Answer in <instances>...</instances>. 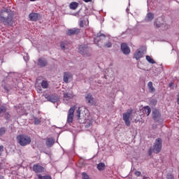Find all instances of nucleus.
<instances>
[{
	"label": "nucleus",
	"mask_w": 179,
	"mask_h": 179,
	"mask_svg": "<svg viewBox=\"0 0 179 179\" xmlns=\"http://www.w3.org/2000/svg\"><path fill=\"white\" fill-rule=\"evenodd\" d=\"M0 22L4 26H13V13L12 10L4 8L0 12Z\"/></svg>",
	"instance_id": "f257e3e1"
},
{
	"label": "nucleus",
	"mask_w": 179,
	"mask_h": 179,
	"mask_svg": "<svg viewBox=\"0 0 179 179\" xmlns=\"http://www.w3.org/2000/svg\"><path fill=\"white\" fill-rule=\"evenodd\" d=\"M162 138H157L153 146L149 149V156H151L152 153H155L156 155L162 152Z\"/></svg>",
	"instance_id": "f03ea898"
},
{
	"label": "nucleus",
	"mask_w": 179,
	"mask_h": 179,
	"mask_svg": "<svg viewBox=\"0 0 179 179\" xmlns=\"http://www.w3.org/2000/svg\"><path fill=\"white\" fill-rule=\"evenodd\" d=\"M17 142L20 146H27L31 143V138L27 135L20 134L17 136Z\"/></svg>",
	"instance_id": "7ed1b4c3"
},
{
	"label": "nucleus",
	"mask_w": 179,
	"mask_h": 179,
	"mask_svg": "<svg viewBox=\"0 0 179 179\" xmlns=\"http://www.w3.org/2000/svg\"><path fill=\"white\" fill-rule=\"evenodd\" d=\"M107 39V37L104 34H97L96 37L94 38V41L98 47L101 48L102 47L104 46V43L106 40Z\"/></svg>",
	"instance_id": "20e7f679"
},
{
	"label": "nucleus",
	"mask_w": 179,
	"mask_h": 179,
	"mask_svg": "<svg viewBox=\"0 0 179 179\" xmlns=\"http://www.w3.org/2000/svg\"><path fill=\"white\" fill-rule=\"evenodd\" d=\"M78 51L81 55H84L85 57H90L92 55V49L87 45H80Z\"/></svg>",
	"instance_id": "39448f33"
},
{
	"label": "nucleus",
	"mask_w": 179,
	"mask_h": 179,
	"mask_svg": "<svg viewBox=\"0 0 179 179\" xmlns=\"http://www.w3.org/2000/svg\"><path fill=\"white\" fill-rule=\"evenodd\" d=\"M132 113H124L123 114V120L125 122V124L127 127H129L131 125V121L132 120Z\"/></svg>",
	"instance_id": "423d86ee"
},
{
	"label": "nucleus",
	"mask_w": 179,
	"mask_h": 179,
	"mask_svg": "<svg viewBox=\"0 0 179 179\" xmlns=\"http://www.w3.org/2000/svg\"><path fill=\"white\" fill-rule=\"evenodd\" d=\"M33 171L36 174H40L45 171V169L41 166L39 164H36L33 166Z\"/></svg>",
	"instance_id": "0eeeda50"
},
{
	"label": "nucleus",
	"mask_w": 179,
	"mask_h": 179,
	"mask_svg": "<svg viewBox=\"0 0 179 179\" xmlns=\"http://www.w3.org/2000/svg\"><path fill=\"white\" fill-rule=\"evenodd\" d=\"M160 21L163 22V19L158 18L155 23V24L156 25V27H157V29H159L160 27L162 29V30H166V29H169V25L164 24V22H160Z\"/></svg>",
	"instance_id": "6e6552de"
},
{
	"label": "nucleus",
	"mask_w": 179,
	"mask_h": 179,
	"mask_svg": "<svg viewBox=\"0 0 179 179\" xmlns=\"http://www.w3.org/2000/svg\"><path fill=\"white\" fill-rule=\"evenodd\" d=\"M29 18L31 22H37L38 19H41V15L37 13H31L29 15Z\"/></svg>",
	"instance_id": "1a4fd4ad"
},
{
	"label": "nucleus",
	"mask_w": 179,
	"mask_h": 179,
	"mask_svg": "<svg viewBox=\"0 0 179 179\" xmlns=\"http://www.w3.org/2000/svg\"><path fill=\"white\" fill-rule=\"evenodd\" d=\"M37 65L40 68H45V66H47V65H48V62L47 61V59H45V58L40 57L38 59Z\"/></svg>",
	"instance_id": "9d476101"
},
{
	"label": "nucleus",
	"mask_w": 179,
	"mask_h": 179,
	"mask_svg": "<svg viewBox=\"0 0 179 179\" xmlns=\"http://www.w3.org/2000/svg\"><path fill=\"white\" fill-rule=\"evenodd\" d=\"M66 34L67 36H74L79 34L80 33V29L79 28H73V29H69L66 31Z\"/></svg>",
	"instance_id": "9b49d317"
},
{
	"label": "nucleus",
	"mask_w": 179,
	"mask_h": 179,
	"mask_svg": "<svg viewBox=\"0 0 179 179\" xmlns=\"http://www.w3.org/2000/svg\"><path fill=\"white\" fill-rule=\"evenodd\" d=\"M121 50L123 54H124V55H128L131 52V49H129V47L128 46V45L124 43L121 44Z\"/></svg>",
	"instance_id": "f8f14e48"
},
{
	"label": "nucleus",
	"mask_w": 179,
	"mask_h": 179,
	"mask_svg": "<svg viewBox=\"0 0 179 179\" xmlns=\"http://www.w3.org/2000/svg\"><path fill=\"white\" fill-rule=\"evenodd\" d=\"M45 99H47L48 101H51V103H57L58 101L59 98L57 95H45Z\"/></svg>",
	"instance_id": "ddd939ff"
},
{
	"label": "nucleus",
	"mask_w": 179,
	"mask_h": 179,
	"mask_svg": "<svg viewBox=\"0 0 179 179\" xmlns=\"http://www.w3.org/2000/svg\"><path fill=\"white\" fill-rule=\"evenodd\" d=\"M87 103L90 106H93L94 104V98L91 94H88L85 97Z\"/></svg>",
	"instance_id": "4468645a"
},
{
	"label": "nucleus",
	"mask_w": 179,
	"mask_h": 179,
	"mask_svg": "<svg viewBox=\"0 0 179 179\" xmlns=\"http://www.w3.org/2000/svg\"><path fill=\"white\" fill-rule=\"evenodd\" d=\"M142 57H143V52L139 50H137L134 54V58H135L136 61H138V59H141Z\"/></svg>",
	"instance_id": "2eb2a0df"
},
{
	"label": "nucleus",
	"mask_w": 179,
	"mask_h": 179,
	"mask_svg": "<svg viewBox=\"0 0 179 179\" xmlns=\"http://www.w3.org/2000/svg\"><path fill=\"white\" fill-rule=\"evenodd\" d=\"M55 143V140L52 138H48L46 139L45 144L48 148H51Z\"/></svg>",
	"instance_id": "dca6fc26"
},
{
	"label": "nucleus",
	"mask_w": 179,
	"mask_h": 179,
	"mask_svg": "<svg viewBox=\"0 0 179 179\" xmlns=\"http://www.w3.org/2000/svg\"><path fill=\"white\" fill-rule=\"evenodd\" d=\"M63 97L64 101H68L71 100V99H73V94L69 92H64L63 94Z\"/></svg>",
	"instance_id": "f3484780"
},
{
	"label": "nucleus",
	"mask_w": 179,
	"mask_h": 179,
	"mask_svg": "<svg viewBox=\"0 0 179 179\" xmlns=\"http://www.w3.org/2000/svg\"><path fill=\"white\" fill-rule=\"evenodd\" d=\"M71 78H72V74H71V73L69 72L64 73V82H65V83H68Z\"/></svg>",
	"instance_id": "a211bd4d"
},
{
	"label": "nucleus",
	"mask_w": 179,
	"mask_h": 179,
	"mask_svg": "<svg viewBox=\"0 0 179 179\" xmlns=\"http://www.w3.org/2000/svg\"><path fill=\"white\" fill-rule=\"evenodd\" d=\"M155 17V15L152 13H148L145 18V22H152Z\"/></svg>",
	"instance_id": "6ab92c4d"
},
{
	"label": "nucleus",
	"mask_w": 179,
	"mask_h": 179,
	"mask_svg": "<svg viewBox=\"0 0 179 179\" xmlns=\"http://www.w3.org/2000/svg\"><path fill=\"white\" fill-rule=\"evenodd\" d=\"M148 87L149 89L150 93H155V92H156V89L153 87V83H152V81H150L148 83Z\"/></svg>",
	"instance_id": "aec40b11"
},
{
	"label": "nucleus",
	"mask_w": 179,
	"mask_h": 179,
	"mask_svg": "<svg viewBox=\"0 0 179 179\" xmlns=\"http://www.w3.org/2000/svg\"><path fill=\"white\" fill-rule=\"evenodd\" d=\"M96 168L99 170V171H103V170H106V164L103 162H100L99 164H97Z\"/></svg>",
	"instance_id": "412c9836"
},
{
	"label": "nucleus",
	"mask_w": 179,
	"mask_h": 179,
	"mask_svg": "<svg viewBox=\"0 0 179 179\" xmlns=\"http://www.w3.org/2000/svg\"><path fill=\"white\" fill-rule=\"evenodd\" d=\"M78 6H79V3L76 1L71 2L69 5L70 9H72L73 10H75L78 8Z\"/></svg>",
	"instance_id": "4be33fe9"
},
{
	"label": "nucleus",
	"mask_w": 179,
	"mask_h": 179,
	"mask_svg": "<svg viewBox=\"0 0 179 179\" xmlns=\"http://www.w3.org/2000/svg\"><path fill=\"white\" fill-rule=\"evenodd\" d=\"M89 110L86 108V106H80L78 108L77 113H87Z\"/></svg>",
	"instance_id": "5701e85b"
},
{
	"label": "nucleus",
	"mask_w": 179,
	"mask_h": 179,
	"mask_svg": "<svg viewBox=\"0 0 179 179\" xmlns=\"http://www.w3.org/2000/svg\"><path fill=\"white\" fill-rule=\"evenodd\" d=\"M68 124H72L73 122V113H70L67 117Z\"/></svg>",
	"instance_id": "b1692460"
},
{
	"label": "nucleus",
	"mask_w": 179,
	"mask_h": 179,
	"mask_svg": "<svg viewBox=\"0 0 179 179\" xmlns=\"http://www.w3.org/2000/svg\"><path fill=\"white\" fill-rule=\"evenodd\" d=\"M152 117H153V119L155 120V121L157 122V121H159V120H160L161 115L159 113H153Z\"/></svg>",
	"instance_id": "393cba45"
},
{
	"label": "nucleus",
	"mask_w": 179,
	"mask_h": 179,
	"mask_svg": "<svg viewBox=\"0 0 179 179\" xmlns=\"http://www.w3.org/2000/svg\"><path fill=\"white\" fill-rule=\"evenodd\" d=\"M60 47H61L62 50H65L66 48H68V41L61 42Z\"/></svg>",
	"instance_id": "a878e982"
},
{
	"label": "nucleus",
	"mask_w": 179,
	"mask_h": 179,
	"mask_svg": "<svg viewBox=\"0 0 179 179\" xmlns=\"http://www.w3.org/2000/svg\"><path fill=\"white\" fill-rule=\"evenodd\" d=\"M33 120L35 125H40V124H41V118L34 117Z\"/></svg>",
	"instance_id": "bb28decb"
},
{
	"label": "nucleus",
	"mask_w": 179,
	"mask_h": 179,
	"mask_svg": "<svg viewBox=\"0 0 179 179\" xmlns=\"http://www.w3.org/2000/svg\"><path fill=\"white\" fill-rule=\"evenodd\" d=\"M38 179H52V178H51V176H42L41 174H38Z\"/></svg>",
	"instance_id": "cd10ccee"
},
{
	"label": "nucleus",
	"mask_w": 179,
	"mask_h": 179,
	"mask_svg": "<svg viewBox=\"0 0 179 179\" xmlns=\"http://www.w3.org/2000/svg\"><path fill=\"white\" fill-rule=\"evenodd\" d=\"M6 111H8L6 105H0V113H6Z\"/></svg>",
	"instance_id": "c85d7f7f"
},
{
	"label": "nucleus",
	"mask_w": 179,
	"mask_h": 179,
	"mask_svg": "<svg viewBox=\"0 0 179 179\" xmlns=\"http://www.w3.org/2000/svg\"><path fill=\"white\" fill-rule=\"evenodd\" d=\"M147 61L149 62V64H156V62L155 60H153V59H152V57H150V56L147 55L145 57Z\"/></svg>",
	"instance_id": "c756f323"
},
{
	"label": "nucleus",
	"mask_w": 179,
	"mask_h": 179,
	"mask_svg": "<svg viewBox=\"0 0 179 179\" xmlns=\"http://www.w3.org/2000/svg\"><path fill=\"white\" fill-rule=\"evenodd\" d=\"M152 110L150 109V107L148 106H145L143 108V113H150Z\"/></svg>",
	"instance_id": "7c9ffc66"
},
{
	"label": "nucleus",
	"mask_w": 179,
	"mask_h": 179,
	"mask_svg": "<svg viewBox=\"0 0 179 179\" xmlns=\"http://www.w3.org/2000/svg\"><path fill=\"white\" fill-rule=\"evenodd\" d=\"M103 45L107 48H111V47L113 46V43H111V42L110 41H108L106 43V41H105V43H103Z\"/></svg>",
	"instance_id": "2f4dec72"
},
{
	"label": "nucleus",
	"mask_w": 179,
	"mask_h": 179,
	"mask_svg": "<svg viewBox=\"0 0 179 179\" xmlns=\"http://www.w3.org/2000/svg\"><path fill=\"white\" fill-rule=\"evenodd\" d=\"M41 86L43 89H47L48 87V83L45 80H43L41 83Z\"/></svg>",
	"instance_id": "473e14b6"
},
{
	"label": "nucleus",
	"mask_w": 179,
	"mask_h": 179,
	"mask_svg": "<svg viewBox=\"0 0 179 179\" xmlns=\"http://www.w3.org/2000/svg\"><path fill=\"white\" fill-rule=\"evenodd\" d=\"M150 104H151V106H156L157 104V100L155 99H150Z\"/></svg>",
	"instance_id": "72a5a7b5"
},
{
	"label": "nucleus",
	"mask_w": 179,
	"mask_h": 179,
	"mask_svg": "<svg viewBox=\"0 0 179 179\" xmlns=\"http://www.w3.org/2000/svg\"><path fill=\"white\" fill-rule=\"evenodd\" d=\"M6 132V129H5V127H1L0 129V136H3V135H5Z\"/></svg>",
	"instance_id": "f704fd0d"
},
{
	"label": "nucleus",
	"mask_w": 179,
	"mask_h": 179,
	"mask_svg": "<svg viewBox=\"0 0 179 179\" xmlns=\"http://www.w3.org/2000/svg\"><path fill=\"white\" fill-rule=\"evenodd\" d=\"M82 178L83 179H90V177L88 176L87 173H82Z\"/></svg>",
	"instance_id": "c9c22d12"
},
{
	"label": "nucleus",
	"mask_w": 179,
	"mask_h": 179,
	"mask_svg": "<svg viewBox=\"0 0 179 179\" xmlns=\"http://www.w3.org/2000/svg\"><path fill=\"white\" fill-rule=\"evenodd\" d=\"M75 110H76V106H73V107H71L69 109V113H75Z\"/></svg>",
	"instance_id": "e433bc0d"
},
{
	"label": "nucleus",
	"mask_w": 179,
	"mask_h": 179,
	"mask_svg": "<svg viewBox=\"0 0 179 179\" xmlns=\"http://www.w3.org/2000/svg\"><path fill=\"white\" fill-rule=\"evenodd\" d=\"M166 179H174V176L171 173H168L166 176Z\"/></svg>",
	"instance_id": "4c0bfd02"
},
{
	"label": "nucleus",
	"mask_w": 179,
	"mask_h": 179,
	"mask_svg": "<svg viewBox=\"0 0 179 179\" xmlns=\"http://www.w3.org/2000/svg\"><path fill=\"white\" fill-rule=\"evenodd\" d=\"M3 152V145H0V156H1Z\"/></svg>",
	"instance_id": "58836bf2"
},
{
	"label": "nucleus",
	"mask_w": 179,
	"mask_h": 179,
	"mask_svg": "<svg viewBox=\"0 0 179 179\" xmlns=\"http://www.w3.org/2000/svg\"><path fill=\"white\" fill-rule=\"evenodd\" d=\"M135 176H136V177H140L141 176V171H136L134 173Z\"/></svg>",
	"instance_id": "ea45409f"
},
{
	"label": "nucleus",
	"mask_w": 179,
	"mask_h": 179,
	"mask_svg": "<svg viewBox=\"0 0 179 179\" xmlns=\"http://www.w3.org/2000/svg\"><path fill=\"white\" fill-rule=\"evenodd\" d=\"M80 27H83V20L80 22Z\"/></svg>",
	"instance_id": "a19ab883"
},
{
	"label": "nucleus",
	"mask_w": 179,
	"mask_h": 179,
	"mask_svg": "<svg viewBox=\"0 0 179 179\" xmlns=\"http://www.w3.org/2000/svg\"><path fill=\"white\" fill-rule=\"evenodd\" d=\"M37 90L41 92V87H36Z\"/></svg>",
	"instance_id": "79ce46f5"
},
{
	"label": "nucleus",
	"mask_w": 179,
	"mask_h": 179,
	"mask_svg": "<svg viewBox=\"0 0 179 179\" xmlns=\"http://www.w3.org/2000/svg\"><path fill=\"white\" fill-rule=\"evenodd\" d=\"M78 120H80V113H78V115H77Z\"/></svg>",
	"instance_id": "37998d69"
},
{
	"label": "nucleus",
	"mask_w": 179,
	"mask_h": 179,
	"mask_svg": "<svg viewBox=\"0 0 179 179\" xmlns=\"http://www.w3.org/2000/svg\"><path fill=\"white\" fill-rule=\"evenodd\" d=\"M4 90H6V92H9V90H8V87L6 86L3 87Z\"/></svg>",
	"instance_id": "c03bdc74"
},
{
	"label": "nucleus",
	"mask_w": 179,
	"mask_h": 179,
	"mask_svg": "<svg viewBox=\"0 0 179 179\" xmlns=\"http://www.w3.org/2000/svg\"><path fill=\"white\" fill-rule=\"evenodd\" d=\"M83 1H84V2L87 3V2H92V0H83Z\"/></svg>",
	"instance_id": "a18cd8bd"
},
{
	"label": "nucleus",
	"mask_w": 179,
	"mask_h": 179,
	"mask_svg": "<svg viewBox=\"0 0 179 179\" xmlns=\"http://www.w3.org/2000/svg\"><path fill=\"white\" fill-rule=\"evenodd\" d=\"M24 59L25 60V61H29V58H26V57H24Z\"/></svg>",
	"instance_id": "49530a36"
},
{
	"label": "nucleus",
	"mask_w": 179,
	"mask_h": 179,
	"mask_svg": "<svg viewBox=\"0 0 179 179\" xmlns=\"http://www.w3.org/2000/svg\"><path fill=\"white\" fill-rule=\"evenodd\" d=\"M24 59L25 60V61H29V58H26V57H24Z\"/></svg>",
	"instance_id": "de8ad7c7"
},
{
	"label": "nucleus",
	"mask_w": 179,
	"mask_h": 179,
	"mask_svg": "<svg viewBox=\"0 0 179 179\" xmlns=\"http://www.w3.org/2000/svg\"><path fill=\"white\" fill-rule=\"evenodd\" d=\"M152 128L155 129H156V125H152Z\"/></svg>",
	"instance_id": "09e8293b"
},
{
	"label": "nucleus",
	"mask_w": 179,
	"mask_h": 179,
	"mask_svg": "<svg viewBox=\"0 0 179 179\" xmlns=\"http://www.w3.org/2000/svg\"><path fill=\"white\" fill-rule=\"evenodd\" d=\"M127 113H132V109H131L129 111H127Z\"/></svg>",
	"instance_id": "8fccbe9b"
},
{
	"label": "nucleus",
	"mask_w": 179,
	"mask_h": 179,
	"mask_svg": "<svg viewBox=\"0 0 179 179\" xmlns=\"http://www.w3.org/2000/svg\"><path fill=\"white\" fill-rule=\"evenodd\" d=\"M172 85H173V83H170V84H169V86H171Z\"/></svg>",
	"instance_id": "3c124183"
},
{
	"label": "nucleus",
	"mask_w": 179,
	"mask_h": 179,
	"mask_svg": "<svg viewBox=\"0 0 179 179\" xmlns=\"http://www.w3.org/2000/svg\"><path fill=\"white\" fill-rule=\"evenodd\" d=\"M150 113H148V115H149Z\"/></svg>",
	"instance_id": "603ef678"
},
{
	"label": "nucleus",
	"mask_w": 179,
	"mask_h": 179,
	"mask_svg": "<svg viewBox=\"0 0 179 179\" xmlns=\"http://www.w3.org/2000/svg\"><path fill=\"white\" fill-rule=\"evenodd\" d=\"M30 1H36V0H30Z\"/></svg>",
	"instance_id": "864d4df0"
}]
</instances>
